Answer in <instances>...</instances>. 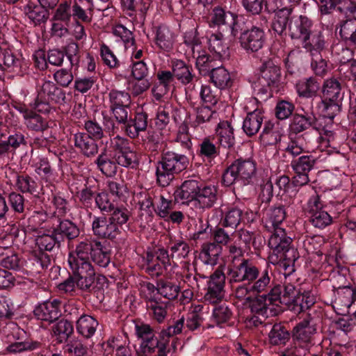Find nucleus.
Segmentation results:
<instances>
[{"label": "nucleus", "mask_w": 356, "mask_h": 356, "mask_svg": "<svg viewBox=\"0 0 356 356\" xmlns=\"http://www.w3.org/2000/svg\"><path fill=\"white\" fill-rule=\"evenodd\" d=\"M272 234L268 238V246L273 254L277 256L273 264H278L281 272L284 277L292 275L295 272V262L299 258L297 249L291 246L292 239L287 236L284 229L277 228L272 229Z\"/></svg>", "instance_id": "1"}, {"label": "nucleus", "mask_w": 356, "mask_h": 356, "mask_svg": "<svg viewBox=\"0 0 356 356\" xmlns=\"http://www.w3.org/2000/svg\"><path fill=\"white\" fill-rule=\"evenodd\" d=\"M188 164L189 160L186 155L174 151H164L156 170L158 183L163 187L168 186L175 175L186 170Z\"/></svg>", "instance_id": "2"}, {"label": "nucleus", "mask_w": 356, "mask_h": 356, "mask_svg": "<svg viewBox=\"0 0 356 356\" xmlns=\"http://www.w3.org/2000/svg\"><path fill=\"white\" fill-rule=\"evenodd\" d=\"M136 333L140 340L137 353L139 356H168L169 353L168 343L163 339L161 332L159 337L155 334L154 329L148 324L136 325Z\"/></svg>", "instance_id": "3"}, {"label": "nucleus", "mask_w": 356, "mask_h": 356, "mask_svg": "<svg viewBox=\"0 0 356 356\" xmlns=\"http://www.w3.org/2000/svg\"><path fill=\"white\" fill-rule=\"evenodd\" d=\"M68 264L76 278L77 286L82 291H90L95 288V270L87 258L70 253Z\"/></svg>", "instance_id": "4"}, {"label": "nucleus", "mask_w": 356, "mask_h": 356, "mask_svg": "<svg viewBox=\"0 0 356 356\" xmlns=\"http://www.w3.org/2000/svg\"><path fill=\"white\" fill-rule=\"evenodd\" d=\"M257 173L256 163L252 159L236 160L224 172L222 182L226 186H229L236 181H241L243 184L252 182Z\"/></svg>", "instance_id": "5"}, {"label": "nucleus", "mask_w": 356, "mask_h": 356, "mask_svg": "<svg viewBox=\"0 0 356 356\" xmlns=\"http://www.w3.org/2000/svg\"><path fill=\"white\" fill-rule=\"evenodd\" d=\"M282 77L281 69L273 60H268L259 67V75L253 84L255 91L266 95L273 89H277Z\"/></svg>", "instance_id": "6"}, {"label": "nucleus", "mask_w": 356, "mask_h": 356, "mask_svg": "<svg viewBox=\"0 0 356 356\" xmlns=\"http://www.w3.org/2000/svg\"><path fill=\"white\" fill-rule=\"evenodd\" d=\"M305 209L309 222L314 227L323 229L332 222V218L324 209V204L317 194L309 197Z\"/></svg>", "instance_id": "7"}, {"label": "nucleus", "mask_w": 356, "mask_h": 356, "mask_svg": "<svg viewBox=\"0 0 356 356\" xmlns=\"http://www.w3.org/2000/svg\"><path fill=\"white\" fill-rule=\"evenodd\" d=\"M258 274V267L249 259L232 267H227L226 276L229 284L252 282Z\"/></svg>", "instance_id": "8"}, {"label": "nucleus", "mask_w": 356, "mask_h": 356, "mask_svg": "<svg viewBox=\"0 0 356 356\" xmlns=\"http://www.w3.org/2000/svg\"><path fill=\"white\" fill-rule=\"evenodd\" d=\"M265 41L264 31L257 26L243 31L239 37L241 47L248 53L258 51L264 47Z\"/></svg>", "instance_id": "9"}, {"label": "nucleus", "mask_w": 356, "mask_h": 356, "mask_svg": "<svg viewBox=\"0 0 356 356\" xmlns=\"http://www.w3.org/2000/svg\"><path fill=\"white\" fill-rule=\"evenodd\" d=\"M312 21L305 15L293 16L289 23V34L294 43H298L312 31Z\"/></svg>", "instance_id": "10"}, {"label": "nucleus", "mask_w": 356, "mask_h": 356, "mask_svg": "<svg viewBox=\"0 0 356 356\" xmlns=\"http://www.w3.org/2000/svg\"><path fill=\"white\" fill-rule=\"evenodd\" d=\"M60 301L57 299L38 304L33 310V315L39 321L51 323L61 315Z\"/></svg>", "instance_id": "11"}, {"label": "nucleus", "mask_w": 356, "mask_h": 356, "mask_svg": "<svg viewBox=\"0 0 356 356\" xmlns=\"http://www.w3.org/2000/svg\"><path fill=\"white\" fill-rule=\"evenodd\" d=\"M51 229L60 241L66 238L71 241L77 238L80 230L77 225L70 220L62 219L60 217L52 216L49 220Z\"/></svg>", "instance_id": "12"}, {"label": "nucleus", "mask_w": 356, "mask_h": 356, "mask_svg": "<svg viewBox=\"0 0 356 356\" xmlns=\"http://www.w3.org/2000/svg\"><path fill=\"white\" fill-rule=\"evenodd\" d=\"M226 277V275L220 269L216 270L210 276L207 292L204 296L206 300L214 304L223 298Z\"/></svg>", "instance_id": "13"}, {"label": "nucleus", "mask_w": 356, "mask_h": 356, "mask_svg": "<svg viewBox=\"0 0 356 356\" xmlns=\"http://www.w3.org/2000/svg\"><path fill=\"white\" fill-rule=\"evenodd\" d=\"M93 234L99 238L114 239L121 233L120 229L109 218L95 216L92 222Z\"/></svg>", "instance_id": "14"}, {"label": "nucleus", "mask_w": 356, "mask_h": 356, "mask_svg": "<svg viewBox=\"0 0 356 356\" xmlns=\"http://www.w3.org/2000/svg\"><path fill=\"white\" fill-rule=\"evenodd\" d=\"M356 300V291L350 287L340 289L332 301V307L339 315L350 314V306Z\"/></svg>", "instance_id": "15"}, {"label": "nucleus", "mask_w": 356, "mask_h": 356, "mask_svg": "<svg viewBox=\"0 0 356 356\" xmlns=\"http://www.w3.org/2000/svg\"><path fill=\"white\" fill-rule=\"evenodd\" d=\"M279 303L283 304L282 288L280 285L271 288L267 295L254 301L252 305V311L264 316L266 315L268 304L278 305Z\"/></svg>", "instance_id": "16"}, {"label": "nucleus", "mask_w": 356, "mask_h": 356, "mask_svg": "<svg viewBox=\"0 0 356 356\" xmlns=\"http://www.w3.org/2000/svg\"><path fill=\"white\" fill-rule=\"evenodd\" d=\"M200 187V183L196 180L184 181L174 193L175 201L181 204L194 203Z\"/></svg>", "instance_id": "17"}, {"label": "nucleus", "mask_w": 356, "mask_h": 356, "mask_svg": "<svg viewBox=\"0 0 356 356\" xmlns=\"http://www.w3.org/2000/svg\"><path fill=\"white\" fill-rule=\"evenodd\" d=\"M296 113L290 124V129L294 134H299L312 127L316 130L320 129V124L312 112Z\"/></svg>", "instance_id": "18"}, {"label": "nucleus", "mask_w": 356, "mask_h": 356, "mask_svg": "<svg viewBox=\"0 0 356 356\" xmlns=\"http://www.w3.org/2000/svg\"><path fill=\"white\" fill-rule=\"evenodd\" d=\"M37 96L40 99L53 102L56 104H64L66 95L63 90L58 88L51 81H46L38 89Z\"/></svg>", "instance_id": "19"}, {"label": "nucleus", "mask_w": 356, "mask_h": 356, "mask_svg": "<svg viewBox=\"0 0 356 356\" xmlns=\"http://www.w3.org/2000/svg\"><path fill=\"white\" fill-rule=\"evenodd\" d=\"M90 135L78 132L73 136L74 147L86 157H93L99 150L98 145Z\"/></svg>", "instance_id": "20"}, {"label": "nucleus", "mask_w": 356, "mask_h": 356, "mask_svg": "<svg viewBox=\"0 0 356 356\" xmlns=\"http://www.w3.org/2000/svg\"><path fill=\"white\" fill-rule=\"evenodd\" d=\"M298 44L301 45L302 48L309 52L312 56H315L320 55L325 49V41L321 32L312 30Z\"/></svg>", "instance_id": "21"}, {"label": "nucleus", "mask_w": 356, "mask_h": 356, "mask_svg": "<svg viewBox=\"0 0 356 356\" xmlns=\"http://www.w3.org/2000/svg\"><path fill=\"white\" fill-rule=\"evenodd\" d=\"M236 16L235 14L225 11L220 6H216L211 13V22L217 26L226 25L231 29L232 35L236 36L238 33L236 22Z\"/></svg>", "instance_id": "22"}, {"label": "nucleus", "mask_w": 356, "mask_h": 356, "mask_svg": "<svg viewBox=\"0 0 356 356\" xmlns=\"http://www.w3.org/2000/svg\"><path fill=\"white\" fill-rule=\"evenodd\" d=\"M218 200V190L214 186L200 187L194 207L204 210L211 208Z\"/></svg>", "instance_id": "23"}, {"label": "nucleus", "mask_w": 356, "mask_h": 356, "mask_svg": "<svg viewBox=\"0 0 356 356\" xmlns=\"http://www.w3.org/2000/svg\"><path fill=\"white\" fill-rule=\"evenodd\" d=\"M264 118V113L259 109L248 113L242 126L244 133L249 137L257 134L261 127Z\"/></svg>", "instance_id": "24"}, {"label": "nucleus", "mask_w": 356, "mask_h": 356, "mask_svg": "<svg viewBox=\"0 0 356 356\" xmlns=\"http://www.w3.org/2000/svg\"><path fill=\"white\" fill-rule=\"evenodd\" d=\"M222 250V247L216 243H206L202 245L199 257L204 264L213 266L217 264Z\"/></svg>", "instance_id": "25"}, {"label": "nucleus", "mask_w": 356, "mask_h": 356, "mask_svg": "<svg viewBox=\"0 0 356 356\" xmlns=\"http://www.w3.org/2000/svg\"><path fill=\"white\" fill-rule=\"evenodd\" d=\"M216 134L220 147L230 148L234 144V129L228 121L218 123Z\"/></svg>", "instance_id": "26"}, {"label": "nucleus", "mask_w": 356, "mask_h": 356, "mask_svg": "<svg viewBox=\"0 0 356 356\" xmlns=\"http://www.w3.org/2000/svg\"><path fill=\"white\" fill-rule=\"evenodd\" d=\"M316 302V296L311 291H305L299 293L290 304L288 307L294 313L300 314L305 312L313 306Z\"/></svg>", "instance_id": "27"}, {"label": "nucleus", "mask_w": 356, "mask_h": 356, "mask_svg": "<svg viewBox=\"0 0 356 356\" xmlns=\"http://www.w3.org/2000/svg\"><path fill=\"white\" fill-rule=\"evenodd\" d=\"M322 92L323 99L330 101H341L343 97L341 84L334 77H331L324 81Z\"/></svg>", "instance_id": "28"}, {"label": "nucleus", "mask_w": 356, "mask_h": 356, "mask_svg": "<svg viewBox=\"0 0 356 356\" xmlns=\"http://www.w3.org/2000/svg\"><path fill=\"white\" fill-rule=\"evenodd\" d=\"M95 163L97 168L106 177H113L118 172V165L115 159L110 158L106 148L99 154Z\"/></svg>", "instance_id": "29"}, {"label": "nucleus", "mask_w": 356, "mask_h": 356, "mask_svg": "<svg viewBox=\"0 0 356 356\" xmlns=\"http://www.w3.org/2000/svg\"><path fill=\"white\" fill-rule=\"evenodd\" d=\"M286 216V211L282 206L271 208L266 213L264 220L265 227L271 231L277 228H281L280 225L282 223Z\"/></svg>", "instance_id": "30"}, {"label": "nucleus", "mask_w": 356, "mask_h": 356, "mask_svg": "<svg viewBox=\"0 0 356 356\" xmlns=\"http://www.w3.org/2000/svg\"><path fill=\"white\" fill-rule=\"evenodd\" d=\"M312 318L309 315L302 322L299 323L293 330V336L296 339L303 343L311 341L313 334L316 332L314 325L312 324Z\"/></svg>", "instance_id": "31"}, {"label": "nucleus", "mask_w": 356, "mask_h": 356, "mask_svg": "<svg viewBox=\"0 0 356 356\" xmlns=\"http://www.w3.org/2000/svg\"><path fill=\"white\" fill-rule=\"evenodd\" d=\"M175 42V35L172 31L166 26H158L155 31V42L161 49L170 51Z\"/></svg>", "instance_id": "32"}, {"label": "nucleus", "mask_w": 356, "mask_h": 356, "mask_svg": "<svg viewBox=\"0 0 356 356\" xmlns=\"http://www.w3.org/2000/svg\"><path fill=\"white\" fill-rule=\"evenodd\" d=\"M209 49L220 59L227 58L229 56V47L224 41L221 33H212L208 39Z\"/></svg>", "instance_id": "33"}, {"label": "nucleus", "mask_w": 356, "mask_h": 356, "mask_svg": "<svg viewBox=\"0 0 356 356\" xmlns=\"http://www.w3.org/2000/svg\"><path fill=\"white\" fill-rule=\"evenodd\" d=\"M24 10L28 18L35 26L45 23L49 18L47 8L40 4L29 3Z\"/></svg>", "instance_id": "34"}, {"label": "nucleus", "mask_w": 356, "mask_h": 356, "mask_svg": "<svg viewBox=\"0 0 356 356\" xmlns=\"http://www.w3.org/2000/svg\"><path fill=\"white\" fill-rule=\"evenodd\" d=\"M101 242L92 237L81 238L76 246V249L72 253L89 259L98 247H100Z\"/></svg>", "instance_id": "35"}, {"label": "nucleus", "mask_w": 356, "mask_h": 356, "mask_svg": "<svg viewBox=\"0 0 356 356\" xmlns=\"http://www.w3.org/2000/svg\"><path fill=\"white\" fill-rule=\"evenodd\" d=\"M274 10H277L275 17L272 24L273 30L279 35H281L286 29V26L290 22L292 8H276Z\"/></svg>", "instance_id": "36"}, {"label": "nucleus", "mask_w": 356, "mask_h": 356, "mask_svg": "<svg viewBox=\"0 0 356 356\" xmlns=\"http://www.w3.org/2000/svg\"><path fill=\"white\" fill-rule=\"evenodd\" d=\"M185 328V318L184 316H181L172 318L169 322L168 327L161 330V333L163 339H166L169 343L172 337L182 333L186 334Z\"/></svg>", "instance_id": "37"}, {"label": "nucleus", "mask_w": 356, "mask_h": 356, "mask_svg": "<svg viewBox=\"0 0 356 356\" xmlns=\"http://www.w3.org/2000/svg\"><path fill=\"white\" fill-rule=\"evenodd\" d=\"M24 123L31 131L42 132L49 128V122L36 112H25Z\"/></svg>", "instance_id": "38"}, {"label": "nucleus", "mask_w": 356, "mask_h": 356, "mask_svg": "<svg viewBox=\"0 0 356 356\" xmlns=\"http://www.w3.org/2000/svg\"><path fill=\"white\" fill-rule=\"evenodd\" d=\"M97 326V321L89 315H82L76 321L77 332L86 339L94 335Z\"/></svg>", "instance_id": "39"}, {"label": "nucleus", "mask_w": 356, "mask_h": 356, "mask_svg": "<svg viewBox=\"0 0 356 356\" xmlns=\"http://www.w3.org/2000/svg\"><path fill=\"white\" fill-rule=\"evenodd\" d=\"M341 39L348 45L356 44V18L352 17L341 22L339 29Z\"/></svg>", "instance_id": "40"}, {"label": "nucleus", "mask_w": 356, "mask_h": 356, "mask_svg": "<svg viewBox=\"0 0 356 356\" xmlns=\"http://www.w3.org/2000/svg\"><path fill=\"white\" fill-rule=\"evenodd\" d=\"M191 71L192 68L181 60H177L172 63L173 76L183 84H188L193 81L194 76Z\"/></svg>", "instance_id": "41"}, {"label": "nucleus", "mask_w": 356, "mask_h": 356, "mask_svg": "<svg viewBox=\"0 0 356 356\" xmlns=\"http://www.w3.org/2000/svg\"><path fill=\"white\" fill-rule=\"evenodd\" d=\"M257 278L250 282V290L254 293H261L270 289L271 276L268 268L259 270L258 268V274Z\"/></svg>", "instance_id": "42"}, {"label": "nucleus", "mask_w": 356, "mask_h": 356, "mask_svg": "<svg viewBox=\"0 0 356 356\" xmlns=\"http://www.w3.org/2000/svg\"><path fill=\"white\" fill-rule=\"evenodd\" d=\"M212 83L219 89H224L231 86V76L224 67L212 68L209 72Z\"/></svg>", "instance_id": "43"}, {"label": "nucleus", "mask_w": 356, "mask_h": 356, "mask_svg": "<svg viewBox=\"0 0 356 356\" xmlns=\"http://www.w3.org/2000/svg\"><path fill=\"white\" fill-rule=\"evenodd\" d=\"M168 248L171 259H182L188 256L191 248L188 243L183 239H171Z\"/></svg>", "instance_id": "44"}, {"label": "nucleus", "mask_w": 356, "mask_h": 356, "mask_svg": "<svg viewBox=\"0 0 356 356\" xmlns=\"http://www.w3.org/2000/svg\"><path fill=\"white\" fill-rule=\"evenodd\" d=\"M213 119H217V113L213 111L210 106H199L196 108L195 119L192 121L191 126L194 128L202 127L204 124L209 122Z\"/></svg>", "instance_id": "45"}, {"label": "nucleus", "mask_w": 356, "mask_h": 356, "mask_svg": "<svg viewBox=\"0 0 356 356\" xmlns=\"http://www.w3.org/2000/svg\"><path fill=\"white\" fill-rule=\"evenodd\" d=\"M35 243L40 250L51 251L54 248H60V240L53 230L51 234H43L36 237Z\"/></svg>", "instance_id": "46"}, {"label": "nucleus", "mask_w": 356, "mask_h": 356, "mask_svg": "<svg viewBox=\"0 0 356 356\" xmlns=\"http://www.w3.org/2000/svg\"><path fill=\"white\" fill-rule=\"evenodd\" d=\"M113 159L116 161L118 165L124 168H133L138 164L136 152L131 147L117 154H113Z\"/></svg>", "instance_id": "47"}, {"label": "nucleus", "mask_w": 356, "mask_h": 356, "mask_svg": "<svg viewBox=\"0 0 356 356\" xmlns=\"http://www.w3.org/2000/svg\"><path fill=\"white\" fill-rule=\"evenodd\" d=\"M297 92L300 96L305 97H312L316 95L319 89V83L316 79L309 77L300 81L296 86Z\"/></svg>", "instance_id": "48"}, {"label": "nucleus", "mask_w": 356, "mask_h": 356, "mask_svg": "<svg viewBox=\"0 0 356 356\" xmlns=\"http://www.w3.org/2000/svg\"><path fill=\"white\" fill-rule=\"evenodd\" d=\"M192 55L196 60V67L200 73L206 74L209 73L212 70V68H214L213 60L202 48L200 49V50L195 51Z\"/></svg>", "instance_id": "49"}, {"label": "nucleus", "mask_w": 356, "mask_h": 356, "mask_svg": "<svg viewBox=\"0 0 356 356\" xmlns=\"http://www.w3.org/2000/svg\"><path fill=\"white\" fill-rule=\"evenodd\" d=\"M108 99L109 108L119 106H124L131 104V98L129 92L115 89H113L108 92Z\"/></svg>", "instance_id": "50"}, {"label": "nucleus", "mask_w": 356, "mask_h": 356, "mask_svg": "<svg viewBox=\"0 0 356 356\" xmlns=\"http://www.w3.org/2000/svg\"><path fill=\"white\" fill-rule=\"evenodd\" d=\"M316 159L312 155H305L292 161L291 167L296 173H308L315 163Z\"/></svg>", "instance_id": "51"}, {"label": "nucleus", "mask_w": 356, "mask_h": 356, "mask_svg": "<svg viewBox=\"0 0 356 356\" xmlns=\"http://www.w3.org/2000/svg\"><path fill=\"white\" fill-rule=\"evenodd\" d=\"M321 114L325 118L332 121L340 112L341 101H330L323 99L318 106Z\"/></svg>", "instance_id": "52"}, {"label": "nucleus", "mask_w": 356, "mask_h": 356, "mask_svg": "<svg viewBox=\"0 0 356 356\" xmlns=\"http://www.w3.org/2000/svg\"><path fill=\"white\" fill-rule=\"evenodd\" d=\"M53 332L57 337L59 342L62 343L67 341L70 336L73 333L74 327L71 322L61 319L53 327Z\"/></svg>", "instance_id": "53"}, {"label": "nucleus", "mask_w": 356, "mask_h": 356, "mask_svg": "<svg viewBox=\"0 0 356 356\" xmlns=\"http://www.w3.org/2000/svg\"><path fill=\"white\" fill-rule=\"evenodd\" d=\"M147 309L151 311L154 320L159 323L163 322L167 316V305L163 302H158L151 298L147 302Z\"/></svg>", "instance_id": "54"}, {"label": "nucleus", "mask_w": 356, "mask_h": 356, "mask_svg": "<svg viewBox=\"0 0 356 356\" xmlns=\"http://www.w3.org/2000/svg\"><path fill=\"white\" fill-rule=\"evenodd\" d=\"M220 147L216 146L210 138H205L200 144L199 154L202 157L211 161L220 154Z\"/></svg>", "instance_id": "55"}, {"label": "nucleus", "mask_w": 356, "mask_h": 356, "mask_svg": "<svg viewBox=\"0 0 356 356\" xmlns=\"http://www.w3.org/2000/svg\"><path fill=\"white\" fill-rule=\"evenodd\" d=\"M157 292L168 300L177 297L179 286L168 280H161L157 284Z\"/></svg>", "instance_id": "56"}, {"label": "nucleus", "mask_w": 356, "mask_h": 356, "mask_svg": "<svg viewBox=\"0 0 356 356\" xmlns=\"http://www.w3.org/2000/svg\"><path fill=\"white\" fill-rule=\"evenodd\" d=\"M50 264V257L47 254L40 252L33 256L30 259V268L33 273L40 274L47 269Z\"/></svg>", "instance_id": "57"}, {"label": "nucleus", "mask_w": 356, "mask_h": 356, "mask_svg": "<svg viewBox=\"0 0 356 356\" xmlns=\"http://www.w3.org/2000/svg\"><path fill=\"white\" fill-rule=\"evenodd\" d=\"M227 249L228 251V264L227 267H232L246 259L244 257V251L241 247L240 243H237V241H235L232 244L228 245Z\"/></svg>", "instance_id": "58"}, {"label": "nucleus", "mask_w": 356, "mask_h": 356, "mask_svg": "<svg viewBox=\"0 0 356 356\" xmlns=\"http://www.w3.org/2000/svg\"><path fill=\"white\" fill-rule=\"evenodd\" d=\"M242 211L236 207L229 208L224 214L222 225L225 227L235 229L240 224Z\"/></svg>", "instance_id": "59"}, {"label": "nucleus", "mask_w": 356, "mask_h": 356, "mask_svg": "<svg viewBox=\"0 0 356 356\" xmlns=\"http://www.w3.org/2000/svg\"><path fill=\"white\" fill-rule=\"evenodd\" d=\"M270 341L273 345L284 344L289 339V333L281 324H275L270 333Z\"/></svg>", "instance_id": "60"}, {"label": "nucleus", "mask_w": 356, "mask_h": 356, "mask_svg": "<svg viewBox=\"0 0 356 356\" xmlns=\"http://www.w3.org/2000/svg\"><path fill=\"white\" fill-rule=\"evenodd\" d=\"M73 67H62L56 70L54 74V79L56 83L62 87H68L74 80L72 72Z\"/></svg>", "instance_id": "61"}, {"label": "nucleus", "mask_w": 356, "mask_h": 356, "mask_svg": "<svg viewBox=\"0 0 356 356\" xmlns=\"http://www.w3.org/2000/svg\"><path fill=\"white\" fill-rule=\"evenodd\" d=\"M113 33L116 37L120 38L124 44L125 48L134 49L135 40L133 36V33L131 31L127 29L122 24H118L113 29Z\"/></svg>", "instance_id": "62"}, {"label": "nucleus", "mask_w": 356, "mask_h": 356, "mask_svg": "<svg viewBox=\"0 0 356 356\" xmlns=\"http://www.w3.org/2000/svg\"><path fill=\"white\" fill-rule=\"evenodd\" d=\"M108 191L115 198L122 200L128 194L126 184L122 180H111L107 181Z\"/></svg>", "instance_id": "63"}, {"label": "nucleus", "mask_w": 356, "mask_h": 356, "mask_svg": "<svg viewBox=\"0 0 356 356\" xmlns=\"http://www.w3.org/2000/svg\"><path fill=\"white\" fill-rule=\"evenodd\" d=\"M200 97L204 104L214 106L219 99L218 90H213L209 85H201Z\"/></svg>", "instance_id": "64"}]
</instances>
